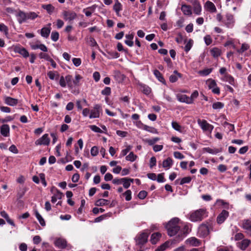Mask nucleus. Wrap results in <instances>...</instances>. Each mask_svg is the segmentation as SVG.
Instances as JSON below:
<instances>
[{"mask_svg":"<svg viewBox=\"0 0 251 251\" xmlns=\"http://www.w3.org/2000/svg\"><path fill=\"white\" fill-rule=\"evenodd\" d=\"M148 235L147 233L142 232L137 235L135 237L136 244L143 245L148 241Z\"/></svg>","mask_w":251,"mask_h":251,"instance_id":"obj_7","label":"nucleus"},{"mask_svg":"<svg viewBox=\"0 0 251 251\" xmlns=\"http://www.w3.org/2000/svg\"><path fill=\"white\" fill-rule=\"evenodd\" d=\"M91 154L92 156H96L99 153V148L97 146L93 147L90 151Z\"/></svg>","mask_w":251,"mask_h":251,"instance_id":"obj_46","label":"nucleus"},{"mask_svg":"<svg viewBox=\"0 0 251 251\" xmlns=\"http://www.w3.org/2000/svg\"><path fill=\"white\" fill-rule=\"evenodd\" d=\"M177 100L182 102H185L187 104H191L192 100L189 99V97L186 95L179 94L177 96Z\"/></svg>","mask_w":251,"mask_h":251,"instance_id":"obj_19","label":"nucleus"},{"mask_svg":"<svg viewBox=\"0 0 251 251\" xmlns=\"http://www.w3.org/2000/svg\"><path fill=\"white\" fill-rule=\"evenodd\" d=\"M101 94L105 96H109L111 94V88L109 87H106L101 91Z\"/></svg>","mask_w":251,"mask_h":251,"instance_id":"obj_51","label":"nucleus"},{"mask_svg":"<svg viewBox=\"0 0 251 251\" xmlns=\"http://www.w3.org/2000/svg\"><path fill=\"white\" fill-rule=\"evenodd\" d=\"M204 9L210 13H215L217 12V8L214 4L210 1H207L204 5Z\"/></svg>","mask_w":251,"mask_h":251,"instance_id":"obj_14","label":"nucleus"},{"mask_svg":"<svg viewBox=\"0 0 251 251\" xmlns=\"http://www.w3.org/2000/svg\"><path fill=\"white\" fill-rule=\"evenodd\" d=\"M191 179V177L190 176L184 177L180 179L179 184L182 185L185 183H189Z\"/></svg>","mask_w":251,"mask_h":251,"instance_id":"obj_47","label":"nucleus"},{"mask_svg":"<svg viewBox=\"0 0 251 251\" xmlns=\"http://www.w3.org/2000/svg\"><path fill=\"white\" fill-rule=\"evenodd\" d=\"M181 11L185 15L190 16L192 14L191 8L190 6L187 5H182L181 6Z\"/></svg>","mask_w":251,"mask_h":251,"instance_id":"obj_26","label":"nucleus"},{"mask_svg":"<svg viewBox=\"0 0 251 251\" xmlns=\"http://www.w3.org/2000/svg\"><path fill=\"white\" fill-rule=\"evenodd\" d=\"M62 15L65 21H71L76 18V14L72 11H63Z\"/></svg>","mask_w":251,"mask_h":251,"instance_id":"obj_9","label":"nucleus"},{"mask_svg":"<svg viewBox=\"0 0 251 251\" xmlns=\"http://www.w3.org/2000/svg\"><path fill=\"white\" fill-rule=\"evenodd\" d=\"M15 51L21 54L24 57L26 58L29 56V53L24 48L16 47Z\"/></svg>","mask_w":251,"mask_h":251,"instance_id":"obj_21","label":"nucleus"},{"mask_svg":"<svg viewBox=\"0 0 251 251\" xmlns=\"http://www.w3.org/2000/svg\"><path fill=\"white\" fill-rule=\"evenodd\" d=\"M113 9L116 12L117 15L119 16L120 12L122 9V5L118 0H116L115 3L113 6Z\"/></svg>","mask_w":251,"mask_h":251,"instance_id":"obj_27","label":"nucleus"},{"mask_svg":"<svg viewBox=\"0 0 251 251\" xmlns=\"http://www.w3.org/2000/svg\"><path fill=\"white\" fill-rule=\"evenodd\" d=\"M186 243L192 246L197 247L201 245V241L196 237H191L186 240Z\"/></svg>","mask_w":251,"mask_h":251,"instance_id":"obj_16","label":"nucleus"},{"mask_svg":"<svg viewBox=\"0 0 251 251\" xmlns=\"http://www.w3.org/2000/svg\"><path fill=\"white\" fill-rule=\"evenodd\" d=\"M109 202V201L107 200L100 199L96 201L95 205L97 206H103L107 205Z\"/></svg>","mask_w":251,"mask_h":251,"instance_id":"obj_35","label":"nucleus"},{"mask_svg":"<svg viewBox=\"0 0 251 251\" xmlns=\"http://www.w3.org/2000/svg\"><path fill=\"white\" fill-rule=\"evenodd\" d=\"M15 16L17 19L18 23L20 24L25 22L27 20V13L18 10L15 13Z\"/></svg>","mask_w":251,"mask_h":251,"instance_id":"obj_11","label":"nucleus"},{"mask_svg":"<svg viewBox=\"0 0 251 251\" xmlns=\"http://www.w3.org/2000/svg\"><path fill=\"white\" fill-rule=\"evenodd\" d=\"M101 111V106L99 104H96L94 108L91 110L89 118H97L100 117V112Z\"/></svg>","mask_w":251,"mask_h":251,"instance_id":"obj_10","label":"nucleus"},{"mask_svg":"<svg viewBox=\"0 0 251 251\" xmlns=\"http://www.w3.org/2000/svg\"><path fill=\"white\" fill-rule=\"evenodd\" d=\"M199 96L198 92L196 90L191 95L190 97H189V99L192 100V103H193V101L195 99H196Z\"/></svg>","mask_w":251,"mask_h":251,"instance_id":"obj_61","label":"nucleus"},{"mask_svg":"<svg viewBox=\"0 0 251 251\" xmlns=\"http://www.w3.org/2000/svg\"><path fill=\"white\" fill-rule=\"evenodd\" d=\"M210 52L214 57H218L220 56L221 54V50L217 48H214L211 49L210 50Z\"/></svg>","mask_w":251,"mask_h":251,"instance_id":"obj_36","label":"nucleus"},{"mask_svg":"<svg viewBox=\"0 0 251 251\" xmlns=\"http://www.w3.org/2000/svg\"><path fill=\"white\" fill-rule=\"evenodd\" d=\"M173 160L170 157H168L166 159L164 160L162 163V166L166 170L171 168L173 165Z\"/></svg>","mask_w":251,"mask_h":251,"instance_id":"obj_24","label":"nucleus"},{"mask_svg":"<svg viewBox=\"0 0 251 251\" xmlns=\"http://www.w3.org/2000/svg\"><path fill=\"white\" fill-rule=\"evenodd\" d=\"M89 127L94 132H95L97 133H102L103 132L102 130L100 127H99L98 126H97L95 125H90V126H89Z\"/></svg>","mask_w":251,"mask_h":251,"instance_id":"obj_49","label":"nucleus"},{"mask_svg":"<svg viewBox=\"0 0 251 251\" xmlns=\"http://www.w3.org/2000/svg\"><path fill=\"white\" fill-rule=\"evenodd\" d=\"M172 127L176 131H178L179 132H182V126L179 125L176 122L173 121L172 122Z\"/></svg>","mask_w":251,"mask_h":251,"instance_id":"obj_37","label":"nucleus"},{"mask_svg":"<svg viewBox=\"0 0 251 251\" xmlns=\"http://www.w3.org/2000/svg\"><path fill=\"white\" fill-rule=\"evenodd\" d=\"M179 221L180 220L178 218H173L166 225V228L170 236L175 235L179 230Z\"/></svg>","mask_w":251,"mask_h":251,"instance_id":"obj_2","label":"nucleus"},{"mask_svg":"<svg viewBox=\"0 0 251 251\" xmlns=\"http://www.w3.org/2000/svg\"><path fill=\"white\" fill-rule=\"evenodd\" d=\"M214 223L212 221H207L201 224L198 229V234L201 237L207 236L211 231L213 230Z\"/></svg>","mask_w":251,"mask_h":251,"instance_id":"obj_3","label":"nucleus"},{"mask_svg":"<svg viewBox=\"0 0 251 251\" xmlns=\"http://www.w3.org/2000/svg\"><path fill=\"white\" fill-rule=\"evenodd\" d=\"M241 227L248 235L251 236V218L243 220Z\"/></svg>","mask_w":251,"mask_h":251,"instance_id":"obj_4","label":"nucleus"},{"mask_svg":"<svg viewBox=\"0 0 251 251\" xmlns=\"http://www.w3.org/2000/svg\"><path fill=\"white\" fill-rule=\"evenodd\" d=\"M147 192L144 190L140 191L138 195V198L141 200L144 199L147 197Z\"/></svg>","mask_w":251,"mask_h":251,"instance_id":"obj_58","label":"nucleus"},{"mask_svg":"<svg viewBox=\"0 0 251 251\" xmlns=\"http://www.w3.org/2000/svg\"><path fill=\"white\" fill-rule=\"evenodd\" d=\"M34 213H35V216L36 218L37 219V220H38L40 225L43 226H45V225H46L45 221L44 219L43 218V217H42V216L38 212V211L37 210H35Z\"/></svg>","mask_w":251,"mask_h":251,"instance_id":"obj_34","label":"nucleus"},{"mask_svg":"<svg viewBox=\"0 0 251 251\" xmlns=\"http://www.w3.org/2000/svg\"><path fill=\"white\" fill-rule=\"evenodd\" d=\"M133 37L134 34L133 33L126 34V40L125 41V44L129 47H132L133 46V42L132 41Z\"/></svg>","mask_w":251,"mask_h":251,"instance_id":"obj_23","label":"nucleus"},{"mask_svg":"<svg viewBox=\"0 0 251 251\" xmlns=\"http://www.w3.org/2000/svg\"><path fill=\"white\" fill-rule=\"evenodd\" d=\"M67 85L70 88H73L77 85L79 79H66Z\"/></svg>","mask_w":251,"mask_h":251,"instance_id":"obj_32","label":"nucleus"},{"mask_svg":"<svg viewBox=\"0 0 251 251\" xmlns=\"http://www.w3.org/2000/svg\"><path fill=\"white\" fill-rule=\"evenodd\" d=\"M50 143V139L48 134H44L41 138L37 139L35 144L36 145H45L48 146Z\"/></svg>","mask_w":251,"mask_h":251,"instance_id":"obj_8","label":"nucleus"},{"mask_svg":"<svg viewBox=\"0 0 251 251\" xmlns=\"http://www.w3.org/2000/svg\"><path fill=\"white\" fill-rule=\"evenodd\" d=\"M51 24L49 23L47 25V26L43 27L40 31V34L42 37L47 38L50 35L51 31Z\"/></svg>","mask_w":251,"mask_h":251,"instance_id":"obj_13","label":"nucleus"},{"mask_svg":"<svg viewBox=\"0 0 251 251\" xmlns=\"http://www.w3.org/2000/svg\"><path fill=\"white\" fill-rule=\"evenodd\" d=\"M208 216V212L205 208L194 210L189 213L187 217L192 222H199Z\"/></svg>","mask_w":251,"mask_h":251,"instance_id":"obj_1","label":"nucleus"},{"mask_svg":"<svg viewBox=\"0 0 251 251\" xmlns=\"http://www.w3.org/2000/svg\"><path fill=\"white\" fill-rule=\"evenodd\" d=\"M56 246L60 249H64L67 246V241L63 238H58L55 241Z\"/></svg>","mask_w":251,"mask_h":251,"instance_id":"obj_18","label":"nucleus"},{"mask_svg":"<svg viewBox=\"0 0 251 251\" xmlns=\"http://www.w3.org/2000/svg\"><path fill=\"white\" fill-rule=\"evenodd\" d=\"M170 245V243L169 242H166L164 244H162L161 246L158 247L157 251H165Z\"/></svg>","mask_w":251,"mask_h":251,"instance_id":"obj_40","label":"nucleus"},{"mask_svg":"<svg viewBox=\"0 0 251 251\" xmlns=\"http://www.w3.org/2000/svg\"><path fill=\"white\" fill-rule=\"evenodd\" d=\"M209 80H208V81H207L206 83L208 84V87H209V88L210 89H213L214 88H215L216 86V83L215 82V81H214V80H212V81H209Z\"/></svg>","mask_w":251,"mask_h":251,"instance_id":"obj_57","label":"nucleus"},{"mask_svg":"<svg viewBox=\"0 0 251 251\" xmlns=\"http://www.w3.org/2000/svg\"><path fill=\"white\" fill-rule=\"evenodd\" d=\"M229 216V212L226 210H223L218 215L217 218V222L218 224L223 223Z\"/></svg>","mask_w":251,"mask_h":251,"instance_id":"obj_12","label":"nucleus"},{"mask_svg":"<svg viewBox=\"0 0 251 251\" xmlns=\"http://www.w3.org/2000/svg\"><path fill=\"white\" fill-rule=\"evenodd\" d=\"M161 235L158 232L154 233L151 236V242L153 244H155L161 237Z\"/></svg>","mask_w":251,"mask_h":251,"instance_id":"obj_29","label":"nucleus"},{"mask_svg":"<svg viewBox=\"0 0 251 251\" xmlns=\"http://www.w3.org/2000/svg\"><path fill=\"white\" fill-rule=\"evenodd\" d=\"M203 150L205 151L212 154H216L221 151V150L220 149L216 148L212 149L209 147L204 148Z\"/></svg>","mask_w":251,"mask_h":251,"instance_id":"obj_33","label":"nucleus"},{"mask_svg":"<svg viewBox=\"0 0 251 251\" xmlns=\"http://www.w3.org/2000/svg\"><path fill=\"white\" fill-rule=\"evenodd\" d=\"M160 140L158 137H155L151 139H146V142L149 144V145H153L156 142Z\"/></svg>","mask_w":251,"mask_h":251,"instance_id":"obj_48","label":"nucleus"},{"mask_svg":"<svg viewBox=\"0 0 251 251\" xmlns=\"http://www.w3.org/2000/svg\"><path fill=\"white\" fill-rule=\"evenodd\" d=\"M125 180V179H124V178H116L112 180V183L115 185H120V184H122L123 182H124V180Z\"/></svg>","mask_w":251,"mask_h":251,"instance_id":"obj_55","label":"nucleus"},{"mask_svg":"<svg viewBox=\"0 0 251 251\" xmlns=\"http://www.w3.org/2000/svg\"><path fill=\"white\" fill-rule=\"evenodd\" d=\"M39 16L38 13L34 12H29L27 13V20H33Z\"/></svg>","mask_w":251,"mask_h":251,"instance_id":"obj_38","label":"nucleus"},{"mask_svg":"<svg viewBox=\"0 0 251 251\" xmlns=\"http://www.w3.org/2000/svg\"><path fill=\"white\" fill-rule=\"evenodd\" d=\"M108 54L110 58H117L120 56L119 53L116 51H109L108 52Z\"/></svg>","mask_w":251,"mask_h":251,"instance_id":"obj_52","label":"nucleus"},{"mask_svg":"<svg viewBox=\"0 0 251 251\" xmlns=\"http://www.w3.org/2000/svg\"><path fill=\"white\" fill-rule=\"evenodd\" d=\"M181 77L182 76L181 74L178 73L176 71H175L174 72V74L170 76L169 78H178Z\"/></svg>","mask_w":251,"mask_h":251,"instance_id":"obj_60","label":"nucleus"},{"mask_svg":"<svg viewBox=\"0 0 251 251\" xmlns=\"http://www.w3.org/2000/svg\"><path fill=\"white\" fill-rule=\"evenodd\" d=\"M223 22L226 27L232 28L234 25L235 19L232 15L227 14L225 20Z\"/></svg>","mask_w":251,"mask_h":251,"instance_id":"obj_5","label":"nucleus"},{"mask_svg":"<svg viewBox=\"0 0 251 251\" xmlns=\"http://www.w3.org/2000/svg\"><path fill=\"white\" fill-rule=\"evenodd\" d=\"M143 129L150 132H155L154 131H156V129L153 127L149 126L147 125H144L143 127Z\"/></svg>","mask_w":251,"mask_h":251,"instance_id":"obj_62","label":"nucleus"},{"mask_svg":"<svg viewBox=\"0 0 251 251\" xmlns=\"http://www.w3.org/2000/svg\"><path fill=\"white\" fill-rule=\"evenodd\" d=\"M0 215L1 217H2L3 218H4L7 222L10 225H11V226H15V225L14 224V223L13 222V221L11 220L8 215V214L4 210L3 211H1L0 212Z\"/></svg>","mask_w":251,"mask_h":251,"instance_id":"obj_25","label":"nucleus"},{"mask_svg":"<svg viewBox=\"0 0 251 251\" xmlns=\"http://www.w3.org/2000/svg\"><path fill=\"white\" fill-rule=\"evenodd\" d=\"M10 128L8 125H3L0 127V133L4 137L9 136Z\"/></svg>","mask_w":251,"mask_h":251,"instance_id":"obj_20","label":"nucleus"},{"mask_svg":"<svg viewBox=\"0 0 251 251\" xmlns=\"http://www.w3.org/2000/svg\"><path fill=\"white\" fill-rule=\"evenodd\" d=\"M131 191L130 190H126L122 195L125 197L126 201H129L131 199Z\"/></svg>","mask_w":251,"mask_h":251,"instance_id":"obj_43","label":"nucleus"},{"mask_svg":"<svg viewBox=\"0 0 251 251\" xmlns=\"http://www.w3.org/2000/svg\"><path fill=\"white\" fill-rule=\"evenodd\" d=\"M63 196V193L57 190L56 193L51 197V202L55 203L57 200H60Z\"/></svg>","mask_w":251,"mask_h":251,"instance_id":"obj_30","label":"nucleus"},{"mask_svg":"<svg viewBox=\"0 0 251 251\" xmlns=\"http://www.w3.org/2000/svg\"><path fill=\"white\" fill-rule=\"evenodd\" d=\"M251 243L250 240L244 239L237 243V246L241 250L245 251Z\"/></svg>","mask_w":251,"mask_h":251,"instance_id":"obj_15","label":"nucleus"},{"mask_svg":"<svg viewBox=\"0 0 251 251\" xmlns=\"http://www.w3.org/2000/svg\"><path fill=\"white\" fill-rule=\"evenodd\" d=\"M41 7L44 9H45L49 14H51L53 12L55 9L54 7L50 4H42Z\"/></svg>","mask_w":251,"mask_h":251,"instance_id":"obj_28","label":"nucleus"},{"mask_svg":"<svg viewBox=\"0 0 251 251\" xmlns=\"http://www.w3.org/2000/svg\"><path fill=\"white\" fill-rule=\"evenodd\" d=\"M201 10V7L200 5H196L194 7V12L196 15H200Z\"/></svg>","mask_w":251,"mask_h":251,"instance_id":"obj_64","label":"nucleus"},{"mask_svg":"<svg viewBox=\"0 0 251 251\" xmlns=\"http://www.w3.org/2000/svg\"><path fill=\"white\" fill-rule=\"evenodd\" d=\"M244 238V235L242 233H237L235 235L234 239L235 241H239L241 240H243Z\"/></svg>","mask_w":251,"mask_h":251,"instance_id":"obj_59","label":"nucleus"},{"mask_svg":"<svg viewBox=\"0 0 251 251\" xmlns=\"http://www.w3.org/2000/svg\"><path fill=\"white\" fill-rule=\"evenodd\" d=\"M108 216V214L102 215L96 218L95 219L94 221L95 223L100 222L102 221L103 220H104L105 218L107 217Z\"/></svg>","mask_w":251,"mask_h":251,"instance_id":"obj_54","label":"nucleus"},{"mask_svg":"<svg viewBox=\"0 0 251 251\" xmlns=\"http://www.w3.org/2000/svg\"><path fill=\"white\" fill-rule=\"evenodd\" d=\"M39 56L41 59H44L47 61H49L50 58L49 55L45 52H40L39 54Z\"/></svg>","mask_w":251,"mask_h":251,"instance_id":"obj_50","label":"nucleus"},{"mask_svg":"<svg viewBox=\"0 0 251 251\" xmlns=\"http://www.w3.org/2000/svg\"><path fill=\"white\" fill-rule=\"evenodd\" d=\"M249 48V46L248 44L244 43L242 45L241 48L240 50H237V52L239 53H242L245 51L248 50Z\"/></svg>","mask_w":251,"mask_h":251,"instance_id":"obj_45","label":"nucleus"},{"mask_svg":"<svg viewBox=\"0 0 251 251\" xmlns=\"http://www.w3.org/2000/svg\"><path fill=\"white\" fill-rule=\"evenodd\" d=\"M204 40L206 45H210L212 42V40L209 35H207L204 37Z\"/></svg>","mask_w":251,"mask_h":251,"instance_id":"obj_53","label":"nucleus"},{"mask_svg":"<svg viewBox=\"0 0 251 251\" xmlns=\"http://www.w3.org/2000/svg\"><path fill=\"white\" fill-rule=\"evenodd\" d=\"M59 37V34L57 31H53L51 32L50 37H51V39L53 41L56 42L58 40Z\"/></svg>","mask_w":251,"mask_h":251,"instance_id":"obj_44","label":"nucleus"},{"mask_svg":"<svg viewBox=\"0 0 251 251\" xmlns=\"http://www.w3.org/2000/svg\"><path fill=\"white\" fill-rule=\"evenodd\" d=\"M4 102L10 106H15L17 104L18 100L10 97H5L4 98Z\"/></svg>","mask_w":251,"mask_h":251,"instance_id":"obj_17","label":"nucleus"},{"mask_svg":"<svg viewBox=\"0 0 251 251\" xmlns=\"http://www.w3.org/2000/svg\"><path fill=\"white\" fill-rule=\"evenodd\" d=\"M139 86L140 90L145 95H148L151 93V89L148 86L140 83H139Z\"/></svg>","mask_w":251,"mask_h":251,"instance_id":"obj_22","label":"nucleus"},{"mask_svg":"<svg viewBox=\"0 0 251 251\" xmlns=\"http://www.w3.org/2000/svg\"><path fill=\"white\" fill-rule=\"evenodd\" d=\"M72 61L73 64L76 67L79 66L81 64V59L80 58H74L72 59Z\"/></svg>","mask_w":251,"mask_h":251,"instance_id":"obj_63","label":"nucleus"},{"mask_svg":"<svg viewBox=\"0 0 251 251\" xmlns=\"http://www.w3.org/2000/svg\"><path fill=\"white\" fill-rule=\"evenodd\" d=\"M117 48L119 51H124L125 53H127V49H124L123 46L121 43H118L117 45Z\"/></svg>","mask_w":251,"mask_h":251,"instance_id":"obj_56","label":"nucleus"},{"mask_svg":"<svg viewBox=\"0 0 251 251\" xmlns=\"http://www.w3.org/2000/svg\"><path fill=\"white\" fill-rule=\"evenodd\" d=\"M224 106V104L221 102L217 101L213 103L212 108L214 109H221Z\"/></svg>","mask_w":251,"mask_h":251,"instance_id":"obj_41","label":"nucleus"},{"mask_svg":"<svg viewBox=\"0 0 251 251\" xmlns=\"http://www.w3.org/2000/svg\"><path fill=\"white\" fill-rule=\"evenodd\" d=\"M212 68H205L202 70L199 71L198 73L201 76L204 77L209 75L212 72Z\"/></svg>","mask_w":251,"mask_h":251,"instance_id":"obj_31","label":"nucleus"},{"mask_svg":"<svg viewBox=\"0 0 251 251\" xmlns=\"http://www.w3.org/2000/svg\"><path fill=\"white\" fill-rule=\"evenodd\" d=\"M198 124L203 131L211 132L214 128V126L212 125L209 124L205 120H201L199 119L198 120Z\"/></svg>","mask_w":251,"mask_h":251,"instance_id":"obj_6","label":"nucleus"},{"mask_svg":"<svg viewBox=\"0 0 251 251\" xmlns=\"http://www.w3.org/2000/svg\"><path fill=\"white\" fill-rule=\"evenodd\" d=\"M132 147L128 145L126 147V149L123 150L120 153V157H122L126 155V154L131 150Z\"/></svg>","mask_w":251,"mask_h":251,"instance_id":"obj_42","label":"nucleus"},{"mask_svg":"<svg viewBox=\"0 0 251 251\" xmlns=\"http://www.w3.org/2000/svg\"><path fill=\"white\" fill-rule=\"evenodd\" d=\"M137 158V156L134 154L133 152H130L128 155L126 157V159L127 161H129L131 162L134 161L136 158Z\"/></svg>","mask_w":251,"mask_h":251,"instance_id":"obj_39","label":"nucleus"}]
</instances>
